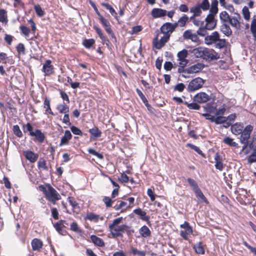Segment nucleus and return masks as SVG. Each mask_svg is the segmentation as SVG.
Segmentation results:
<instances>
[{
    "mask_svg": "<svg viewBox=\"0 0 256 256\" xmlns=\"http://www.w3.org/2000/svg\"><path fill=\"white\" fill-rule=\"evenodd\" d=\"M168 34L158 32L153 40L154 46L157 49L161 48L170 38Z\"/></svg>",
    "mask_w": 256,
    "mask_h": 256,
    "instance_id": "nucleus-1",
    "label": "nucleus"
},
{
    "mask_svg": "<svg viewBox=\"0 0 256 256\" xmlns=\"http://www.w3.org/2000/svg\"><path fill=\"white\" fill-rule=\"evenodd\" d=\"M204 83V80L199 77L192 80L189 83L187 90L190 92H192L200 88Z\"/></svg>",
    "mask_w": 256,
    "mask_h": 256,
    "instance_id": "nucleus-2",
    "label": "nucleus"
},
{
    "mask_svg": "<svg viewBox=\"0 0 256 256\" xmlns=\"http://www.w3.org/2000/svg\"><path fill=\"white\" fill-rule=\"evenodd\" d=\"M204 67L202 63L198 62L184 70V76L185 78L188 77V74H194L199 72Z\"/></svg>",
    "mask_w": 256,
    "mask_h": 256,
    "instance_id": "nucleus-3",
    "label": "nucleus"
},
{
    "mask_svg": "<svg viewBox=\"0 0 256 256\" xmlns=\"http://www.w3.org/2000/svg\"><path fill=\"white\" fill-rule=\"evenodd\" d=\"M109 229L114 238L122 236V233L126 230L128 226L125 224L120 226H109Z\"/></svg>",
    "mask_w": 256,
    "mask_h": 256,
    "instance_id": "nucleus-4",
    "label": "nucleus"
},
{
    "mask_svg": "<svg viewBox=\"0 0 256 256\" xmlns=\"http://www.w3.org/2000/svg\"><path fill=\"white\" fill-rule=\"evenodd\" d=\"M96 13L99 16V20L100 22H101L102 26L104 27L106 31L110 36L112 38L114 39V40H116V36L112 32V30L111 29L110 27V24L109 22L106 20L105 18H104L98 12L96 8Z\"/></svg>",
    "mask_w": 256,
    "mask_h": 256,
    "instance_id": "nucleus-5",
    "label": "nucleus"
},
{
    "mask_svg": "<svg viewBox=\"0 0 256 256\" xmlns=\"http://www.w3.org/2000/svg\"><path fill=\"white\" fill-rule=\"evenodd\" d=\"M216 14H213L209 12L208 14L205 18L206 28L209 30H211L215 28L216 26L217 20L214 18V16Z\"/></svg>",
    "mask_w": 256,
    "mask_h": 256,
    "instance_id": "nucleus-6",
    "label": "nucleus"
},
{
    "mask_svg": "<svg viewBox=\"0 0 256 256\" xmlns=\"http://www.w3.org/2000/svg\"><path fill=\"white\" fill-rule=\"evenodd\" d=\"M253 130V126L251 125H248L244 130H242L240 136V142L244 144H248V140L250 138V134Z\"/></svg>",
    "mask_w": 256,
    "mask_h": 256,
    "instance_id": "nucleus-7",
    "label": "nucleus"
},
{
    "mask_svg": "<svg viewBox=\"0 0 256 256\" xmlns=\"http://www.w3.org/2000/svg\"><path fill=\"white\" fill-rule=\"evenodd\" d=\"M188 56V52L186 50H182L178 53L177 56L179 61V65L182 68H184L188 64V60L186 59Z\"/></svg>",
    "mask_w": 256,
    "mask_h": 256,
    "instance_id": "nucleus-8",
    "label": "nucleus"
},
{
    "mask_svg": "<svg viewBox=\"0 0 256 256\" xmlns=\"http://www.w3.org/2000/svg\"><path fill=\"white\" fill-rule=\"evenodd\" d=\"M240 20L241 16L240 14L238 13H234V16H230L228 22L232 28L238 30L240 28Z\"/></svg>",
    "mask_w": 256,
    "mask_h": 256,
    "instance_id": "nucleus-9",
    "label": "nucleus"
},
{
    "mask_svg": "<svg viewBox=\"0 0 256 256\" xmlns=\"http://www.w3.org/2000/svg\"><path fill=\"white\" fill-rule=\"evenodd\" d=\"M220 56L217 52L212 49L205 48L203 59L207 60H218Z\"/></svg>",
    "mask_w": 256,
    "mask_h": 256,
    "instance_id": "nucleus-10",
    "label": "nucleus"
},
{
    "mask_svg": "<svg viewBox=\"0 0 256 256\" xmlns=\"http://www.w3.org/2000/svg\"><path fill=\"white\" fill-rule=\"evenodd\" d=\"M220 38V35L218 32H214L210 35L207 36L204 38V42L207 45H212L216 44V41Z\"/></svg>",
    "mask_w": 256,
    "mask_h": 256,
    "instance_id": "nucleus-11",
    "label": "nucleus"
},
{
    "mask_svg": "<svg viewBox=\"0 0 256 256\" xmlns=\"http://www.w3.org/2000/svg\"><path fill=\"white\" fill-rule=\"evenodd\" d=\"M176 28V24L166 22L160 28V32L162 34H168L170 36L174 29Z\"/></svg>",
    "mask_w": 256,
    "mask_h": 256,
    "instance_id": "nucleus-12",
    "label": "nucleus"
},
{
    "mask_svg": "<svg viewBox=\"0 0 256 256\" xmlns=\"http://www.w3.org/2000/svg\"><path fill=\"white\" fill-rule=\"evenodd\" d=\"M210 100V96L205 92H200L197 94L194 98V102L198 103H204Z\"/></svg>",
    "mask_w": 256,
    "mask_h": 256,
    "instance_id": "nucleus-13",
    "label": "nucleus"
},
{
    "mask_svg": "<svg viewBox=\"0 0 256 256\" xmlns=\"http://www.w3.org/2000/svg\"><path fill=\"white\" fill-rule=\"evenodd\" d=\"M23 154L26 159L32 163L35 162L38 158V155L30 150L24 151Z\"/></svg>",
    "mask_w": 256,
    "mask_h": 256,
    "instance_id": "nucleus-14",
    "label": "nucleus"
},
{
    "mask_svg": "<svg viewBox=\"0 0 256 256\" xmlns=\"http://www.w3.org/2000/svg\"><path fill=\"white\" fill-rule=\"evenodd\" d=\"M45 75L49 76L54 72V66L51 64V60H47L42 66Z\"/></svg>",
    "mask_w": 256,
    "mask_h": 256,
    "instance_id": "nucleus-15",
    "label": "nucleus"
},
{
    "mask_svg": "<svg viewBox=\"0 0 256 256\" xmlns=\"http://www.w3.org/2000/svg\"><path fill=\"white\" fill-rule=\"evenodd\" d=\"M46 198L55 204L56 200L61 198L60 195L58 193H44Z\"/></svg>",
    "mask_w": 256,
    "mask_h": 256,
    "instance_id": "nucleus-16",
    "label": "nucleus"
},
{
    "mask_svg": "<svg viewBox=\"0 0 256 256\" xmlns=\"http://www.w3.org/2000/svg\"><path fill=\"white\" fill-rule=\"evenodd\" d=\"M167 11L165 10L154 8L152 10V16L154 18H160L164 16L166 14Z\"/></svg>",
    "mask_w": 256,
    "mask_h": 256,
    "instance_id": "nucleus-17",
    "label": "nucleus"
},
{
    "mask_svg": "<svg viewBox=\"0 0 256 256\" xmlns=\"http://www.w3.org/2000/svg\"><path fill=\"white\" fill-rule=\"evenodd\" d=\"M183 37L184 39L190 40L194 42H197L198 40L197 35L193 34L190 30L185 31L183 34Z\"/></svg>",
    "mask_w": 256,
    "mask_h": 256,
    "instance_id": "nucleus-18",
    "label": "nucleus"
},
{
    "mask_svg": "<svg viewBox=\"0 0 256 256\" xmlns=\"http://www.w3.org/2000/svg\"><path fill=\"white\" fill-rule=\"evenodd\" d=\"M31 136H34V140L38 141L40 142H43L45 139L44 134L38 129L36 130L34 133L31 134Z\"/></svg>",
    "mask_w": 256,
    "mask_h": 256,
    "instance_id": "nucleus-19",
    "label": "nucleus"
},
{
    "mask_svg": "<svg viewBox=\"0 0 256 256\" xmlns=\"http://www.w3.org/2000/svg\"><path fill=\"white\" fill-rule=\"evenodd\" d=\"M32 248L34 250L40 251L43 246L42 242L38 238H34L31 242Z\"/></svg>",
    "mask_w": 256,
    "mask_h": 256,
    "instance_id": "nucleus-20",
    "label": "nucleus"
},
{
    "mask_svg": "<svg viewBox=\"0 0 256 256\" xmlns=\"http://www.w3.org/2000/svg\"><path fill=\"white\" fill-rule=\"evenodd\" d=\"M214 160L216 163V168L220 170H222L224 168L222 162V157L218 153H216L214 156Z\"/></svg>",
    "mask_w": 256,
    "mask_h": 256,
    "instance_id": "nucleus-21",
    "label": "nucleus"
},
{
    "mask_svg": "<svg viewBox=\"0 0 256 256\" xmlns=\"http://www.w3.org/2000/svg\"><path fill=\"white\" fill-rule=\"evenodd\" d=\"M244 126L242 124L240 123H236L234 124L232 126L231 131L232 134L238 135L240 134L243 130Z\"/></svg>",
    "mask_w": 256,
    "mask_h": 256,
    "instance_id": "nucleus-22",
    "label": "nucleus"
},
{
    "mask_svg": "<svg viewBox=\"0 0 256 256\" xmlns=\"http://www.w3.org/2000/svg\"><path fill=\"white\" fill-rule=\"evenodd\" d=\"M72 135L68 130H66L64 132V136L62 138L60 146H62L64 144H68V141L71 139Z\"/></svg>",
    "mask_w": 256,
    "mask_h": 256,
    "instance_id": "nucleus-23",
    "label": "nucleus"
},
{
    "mask_svg": "<svg viewBox=\"0 0 256 256\" xmlns=\"http://www.w3.org/2000/svg\"><path fill=\"white\" fill-rule=\"evenodd\" d=\"M132 207V206H130V204H128V202H121L120 204L114 206V208L116 210H121V212H124L126 211L127 208H130Z\"/></svg>",
    "mask_w": 256,
    "mask_h": 256,
    "instance_id": "nucleus-24",
    "label": "nucleus"
},
{
    "mask_svg": "<svg viewBox=\"0 0 256 256\" xmlns=\"http://www.w3.org/2000/svg\"><path fill=\"white\" fill-rule=\"evenodd\" d=\"M206 48L199 47L194 48L192 50V53L197 58H202L204 57V54Z\"/></svg>",
    "mask_w": 256,
    "mask_h": 256,
    "instance_id": "nucleus-25",
    "label": "nucleus"
},
{
    "mask_svg": "<svg viewBox=\"0 0 256 256\" xmlns=\"http://www.w3.org/2000/svg\"><path fill=\"white\" fill-rule=\"evenodd\" d=\"M220 31L226 36H229L232 34V30L230 26L226 24H223L220 28Z\"/></svg>",
    "mask_w": 256,
    "mask_h": 256,
    "instance_id": "nucleus-26",
    "label": "nucleus"
},
{
    "mask_svg": "<svg viewBox=\"0 0 256 256\" xmlns=\"http://www.w3.org/2000/svg\"><path fill=\"white\" fill-rule=\"evenodd\" d=\"M202 8L196 5L190 8V12L193 13V16L190 18L192 19L193 18L200 16L202 14Z\"/></svg>",
    "mask_w": 256,
    "mask_h": 256,
    "instance_id": "nucleus-27",
    "label": "nucleus"
},
{
    "mask_svg": "<svg viewBox=\"0 0 256 256\" xmlns=\"http://www.w3.org/2000/svg\"><path fill=\"white\" fill-rule=\"evenodd\" d=\"M140 234L142 237L147 238L150 236L151 232L147 226H144L140 229Z\"/></svg>",
    "mask_w": 256,
    "mask_h": 256,
    "instance_id": "nucleus-28",
    "label": "nucleus"
},
{
    "mask_svg": "<svg viewBox=\"0 0 256 256\" xmlns=\"http://www.w3.org/2000/svg\"><path fill=\"white\" fill-rule=\"evenodd\" d=\"M90 239L92 242L98 246H104V242L102 238H98L94 235H92L90 236Z\"/></svg>",
    "mask_w": 256,
    "mask_h": 256,
    "instance_id": "nucleus-29",
    "label": "nucleus"
},
{
    "mask_svg": "<svg viewBox=\"0 0 256 256\" xmlns=\"http://www.w3.org/2000/svg\"><path fill=\"white\" fill-rule=\"evenodd\" d=\"M94 28L95 30L96 33L99 36H100V38L102 40V42L106 44H108L109 42V41L107 39V38L106 37V36H104L102 30L96 26H94Z\"/></svg>",
    "mask_w": 256,
    "mask_h": 256,
    "instance_id": "nucleus-30",
    "label": "nucleus"
},
{
    "mask_svg": "<svg viewBox=\"0 0 256 256\" xmlns=\"http://www.w3.org/2000/svg\"><path fill=\"white\" fill-rule=\"evenodd\" d=\"M118 193H112V198L108 196H104L102 200L107 208L112 206L113 202L112 198H114L118 196Z\"/></svg>",
    "mask_w": 256,
    "mask_h": 256,
    "instance_id": "nucleus-31",
    "label": "nucleus"
},
{
    "mask_svg": "<svg viewBox=\"0 0 256 256\" xmlns=\"http://www.w3.org/2000/svg\"><path fill=\"white\" fill-rule=\"evenodd\" d=\"M193 248L196 252L198 254H204V249L203 247L202 244L201 242L194 245Z\"/></svg>",
    "mask_w": 256,
    "mask_h": 256,
    "instance_id": "nucleus-32",
    "label": "nucleus"
},
{
    "mask_svg": "<svg viewBox=\"0 0 256 256\" xmlns=\"http://www.w3.org/2000/svg\"><path fill=\"white\" fill-rule=\"evenodd\" d=\"M65 222L64 220H61L54 224V227L56 230L60 234H63V228L64 226V224Z\"/></svg>",
    "mask_w": 256,
    "mask_h": 256,
    "instance_id": "nucleus-33",
    "label": "nucleus"
},
{
    "mask_svg": "<svg viewBox=\"0 0 256 256\" xmlns=\"http://www.w3.org/2000/svg\"><path fill=\"white\" fill-rule=\"evenodd\" d=\"M188 16L184 14L179 18L177 22H175L174 24H176V27L178 26L182 27L186 25V22L188 21Z\"/></svg>",
    "mask_w": 256,
    "mask_h": 256,
    "instance_id": "nucleus-34",
    "label": "nucleus"
},
{
    "mask_svg": "<svg viewBox=\"0 0 256 256\" xmlns=\"http://www.w3.org/2000/svg\"><path fill=\"white\" fill-rule=\"evenodd\" d=\"M86 218L90 220L94 221L95 222H97L99 219H100L101 220H102L104 219L102 217L100 218L98 215L94 214L92 212L87 214Z\"/></svg>",
    "mask_w": 256,
    "mask_h": 256,
    "instance_id": "nucleus-35",
    "label": "nucleus"
},
{
    "mask_svg": "<svg viewBox=\"0 0 256 256\" xmlns=\"http://www.w3.org/2000/svg\"><path fill=\"white\" fill-rule=\"evenodd\" d=\"M209 109L210 110H208V112H209L210 113L214 114L216 116L222 115L224 114L226 110L224 108L216 110V108L212 107L210 108Z\"/></svg>",
    "mask_w": 256,
    "mask_h": 256,
    "instance_id": "nucleus-36",
    "label": "nucleus"
},
{
    "mask_svg": "<svg viewBox=\"0 0 256 256\" xmlns=\"http://www.w3.org/2000/svg\"><path fill=\"white\" fill-rule=\"evenodd\" d=\"M218 1L217 0H212L209 12L213 14H216L218 12Z\"/></svg>",
    "mask_w": 256,
    "mask_h": 256,
    "instance_id": "nucleus-37",
    "label": "nucleus"
},
{
    "mask_svg": "<svg viewBox=\"0 0 256 256\" xmlns=\"http://www.w3.org/2000/svg\"><path fill=\"white\" fill-rule=\"evenodd\" d=\"M230 16L226 11L222 12L220 14V20L222 22H224V24H225V22H228V20H230Z\"/></svg>",
    "mask_w": 256,
    "mask_h": 256,
    "instance_id": "nucleus-38",
    "label": "nucleus"
},
{
    "mask_svg": "<svg viewBox=\"0 0 256 256\" xmlns=\"http://www.w3.org/2000/svg\"><path fill=\"white\" fill-rule=\"evenodd\" d=\"M134 212L136 214L140 216L141 218L143 220H146L148 219V216H146V212L144 211H142L140 208L134 210Z\"/></svg>",
    "mask_w": 256,
    "mask_h": 256,
    "instance_id": "nucleus-39",
    "label": "nucleus"
},
{
    "mask_svg": "<svg viewBox=\"0 0 256 256\" xmlns=\"http://www.w3.org/2000/svg\"><path fill=\"white\" fill-rule=\"evenodd\" d=\"M56 108L58 110V112L61 114L64 113L65 114L68 113L69 112L68 106L64 104H58Z\"/></svg>",
    "mask_w": 256,
    "mask_h": 256,
    "instance_id": "nucleus-40",
    "label": "nucleus"
},
{
    "mask_svg": "<svg viewBox=\"0 0 256 256\" xmlns=\"http://www.w3.org/2000/svg\"><path fill=\"white\" fill-rule=\"evenodd\" d=\"M7 12L4 9L0 10V22L2 23L8 22Z\"/></svg>",
    "mask_w": 256,
    "mask_h": 256,
    "instance_id": "nucleus-41",
    "label": "nucleus"
},
{
    "mask_svg": "<svg viewBox=\"0 0 256 256\" xmlns=\"http://www.w3.org/2000/svg\"><path fill=\"white\" fill-rule=\"evenodd\" d=\"M184 104L187 106L188 109L192 110H198L200 106L196 102L188 103L187 102H184Z\"/></svg>",
    "mask_w": 256,
    "mask_h": 256,
    "instance_id": "nucleus-42",
    "label": "nucleus"
},
{
    "mask_svg": "<svg viewBox=\"0 0 256 256\" xmlns=\"http://www.w3.org/2000/svg\"><path fill=\"white\" fill-rule=\"evenodd\" d=\"M89 132L96 138H98L101 136L102 132L101 131L97 128L94 127L92 128L89 130Z\"/></svg>",
    "mask_w": 256,
    "mask_h": 256,
    "instance_id": "nucleus-43",
    "label": "nucleus"
},
{
    "mask_svg": "<svg viewBox=\"0 0 256 256\" xmlns=\"http://www.w3.org/2000/svg\"><path fill=\"white\" fill-rule=\"evenodd\" d=\"M102 6H104L106 9L109 10L110 14L115 18L117 16V13L112 7L108 3H102Z\"/></svg>",
    "mask_w": 256,
    "mask_h": 256,
    "instance_id": "nucleus-44",
    "label": "nucleus"
},
{
    "mask_svg": "<svg viewBox=\"0 0 256 256\" xmlns=\"http://www.w3.org/2000/svg\"><path fill=\"white\" fill-rule=\"evenodd\" d=\"M198 4L204 11H206L210 9V5L208 0H203L200 4Z\"/></svg>",
    "mask_w": 256,
    "mask_h": 256,
    "instance_id": "nucleus-45",
    "label": "nucleus"
},
{
    "mask_svg": "<svg viewBox=\"0 0 256 256\" xmlns=\"http://www.w3.org/2000/svg\"><path fill=\"white\" fill-rule=\"evenodd\" d=\"M242 13L244 16V18L246 20H249L250 19V12L248 8L246 6H244L242 10Z\"/></svg>",
    "mask_w": 256,
    "mask_h": 256,
    "instance_id": "nucleus-46",
    "label": "nucleus"
},
{
    "mask_svg": "<svg viewBox=\"0 0 256 256\" xmlns=\"http://www.w3.org/2000/svg\"><path fill=\"white\" fill-rule=\"evenodd\" d=\"M226 43L225 39H220V38L216 43V47L218 48H222L226 46Z\"/></svg>",
    "mask_w": 256,
    "mask_h": 256,
    "instance_id": "nucleus-47",
    "label": "nucleus"
},
{
    "mask_svg": "<svg viewBox=\"0 0 256 256\" xmlns=\"http://www.w3.org/2000/svg\"><path fill=\"white\" fill-rule=\"evenodd\" d=\"M44 107L46 108V112L50 114H54L50 107V101L47 98H46L44 101Z\"/></svg>",
    "mask_w": 256,
    "mask_h": 256,
    "instance_id": "nucleus-48",
    "label": "nucleus"
},
{
    "mask_svg": "<svg viewBox=\"0 0 256 256\" xmlns=\"http://www.w3.org/2000/svg\"><path fill=\"white\" fill-rule=\"evenodd\" d=\"M13 132L14 134L18 137L21 138L22 136V133L20 130V128L18 125H14L12 128Z\"/></svg>",
    "mask_w": 256,
    "mask_h": 256,
    "instance_id": "nucleus-49",
    "label": "nucleus"
},
{
    "mask_svg": "<svg viewBox=\"0 0 256 256\" xmlns=\"http://www.w3.org/2000/svg\"><path fill=\"white\" fill-rule=\"evenodd\" d=\"M188 182L190 185L192 187V190L194 192H198V188L196 182L192 178H188Z\"/></svg>",
    "mask_w": 256,
    "mask_h": 256,
    "instance_id": "nucleus-50",
    "label": "nucleus"
},
{
    "mask_svg": "<svg viewBox=\"0 0 256 256\" xmlns=\"http://www.w3.org/2000/svg\"><path fill=\"white\" fill-rule=\"evenodd\" d=\"M181 228H184L187 232L192 233V228L187 222H184L183 224L180 226Z\"/></svg>",
    "mask_w": 256,
    "mask_h": 256,
    "instance_id": "nucleus-51",
    "label": "nucleus"
},
{
    "mask_svg": "<svg viewBox=\"0 0 256 256\" xmlns=\"http://www.w3.org/2000/svg\"><path fill=\"white\" fill-rule=\"evenodd\" d=\"M207 30H208L206 28V26H200L198 30L197 34L199 36H204L207 34Z\"/></svg>",
    "mask_w": 256,
    "mask_h": 256,
    "instance_id": "nucleus-52",
    "label": "nucleus"
},
{
    "mask_svg": "<svg viewBox=\"0 0 256 256\" xmlns=\"http://www.w3.org/2000/svg\"><path fill=\"white\" fill-rule=\"evenodd\" d=\"M94 43V39L85 40L83 41L84 46L86 48H90Z\"/></svg>",
    "mask_w": 256,
    "mask_h": 256,
    "instance_id": "nucleus-53",
    "label": "nucleus"
},
{
    "mask_svg": "<svg viewBox=\"0 0 256 256\" xmlns=\"http://www.w3.org/2000/svg\"><path fill=\"white\" fill-rule=\"evenodd\" d=\"M20 29L22 33L26 37H28L30 34V29L25 26H20Z\"/></svg>",
    "mask_w": 256,
    "mask_h": 256,
    "instance_id": "nucleus-54",
    "label": "nucleus"
},
{
    "mask_svg": "<svg viewBox=\"0 0 256 256\" xmlns=\"http://www.w3.org/2000/svg\"><path fill=\"white\" fill-rule=\"evenodd\" d=\"M250 30L252 32L254 36H256V16H254L252 23H251V26H250Z\"/></svg>",
    "mask_w": 256,
    "mask_h": 256,
    "instance_id": "nucleus-55",
    "label": "nucleus"
},
{
    "mask_svg": "<svg viewBox=\"0 0 256 256\" xmlns=\"http://www.w3.org/2000/svg\"><path fill=\"white\" fill-rule=\"evenodd\" d=\"M70 229L72 231L79 233L81 232V230L79 228L76 222H73L70 224Z\"/></svg>",
    "mask_w": 256,
    "mask_h": 256,
    "instance_id": "nucleus-56",
    "label": "nucleus"
},
{
    "mask_svg": "<svg viewBox=\"0 0 256 256\" xmlns=\"http://www.w3.org/2000/svg\"><path fill=\"white\" fill-rule=\"evenodd\" d=\"M24 130L25 132L26 131L29 132L30 135L31 136V134L34 133V132L33 131V128L30 124L28 123L26 124L23 126Z\"/></svg>",
    "mask_w": 256,
    "mask_h": 256,
    "instance_id": "nucleus-57",
    "label": "nucleus"
},
{
    "mask_svg": "<svg viewBox=\"0 0 256 256\" xmlns=\"http://www.w3.org/2000/svg\"><path fill=\"white\" fill-rule=\"evenodd\" d=\"M34 10H36V14L38 16H42L44 15V11L42 10V8L40 5H36L34 6Z\"/></svg>",
    "mask_w": 256,
    "mask_h": 256,
    "instance_id": "nucleus-58",
    "label": "nucleus"
},
{
    "mask_svg": "<svg viewBox=\"0 0 256 256\" xmlns=\"http://www.w3.org/2000/svg\"><path fill=\"white\" fill-rule=\"evenodd\" d=\"M196 196L200 202L208 203V200L204 195L203 193H196Z\"/></svg>",
    "mask_w": 256,
    "mask_h": 256,
    "instance_id": "nucleus-59",
    "label": "nucleus"
},
{
    "mask_svg": "<svg viewBox=\"0 0 256 256\" xmlns=\"http://www.w3.org/2000/svg\"><path fill=\"white\" fill-rule=\"evenodd\" d=\"M186 146L190 148L192 150H194V151H196V152H198V154L202 155V151L197 146L194 145L192 144H187Z\"/></svg>",
    "mask_w": 256,
    "mask_h": 256,
    "instance_id": "nucleus-60",
    "label": "nucleus"
},
{
    "mask_svg": "<svg viewBox=\"0 0 256 256\" xmlns=\"http://www.w3.org/2000/svg\"><path fill=\"white\" fill-rule=\"evenodd\" d=\"M16 50L19 54H25V47L24 44H19L16 46Z\"/></svg>",
    "mask_w": 256,
    "mask_h": 256,
    "instance_id": "nucleus-61",
    "label": "nucleus"
},
{
    "mask_svg": "<svg viewBox=\"0 0 256 256\" xmlns=\"http://www.w3.org/2000/svg\"><path fill=\"white\" fill-rule=\"evenodd\" d=\"M226 117L218 116L216 118H215L214 122L216 124H223L224 122H226Z\"/></svg>",
    "mask_w": 256,
    "mask_h": 256,
    "instance_id": "nucleus-62",
    "label": "nucleus"
},
{
    "mask_svg": "<svg viewBox=\"0 0 256 256\" xmlns=\"http://www.w3.org/2000/svg\"><path fill=\"white\" fill-rule=\"evenodd\" d=\"M224 141L226 144L230 146H236L237 145V144L233 141V139L228 137L225 138Z\"/></svg>",
    "mask_w": 256,
    "mask_h": 256,
    "instance_id": "nucleus-63",
    "label": "nucleus"
},
{
    "mask_svg": "<svg viewBox=\"0 0 256 256\" xmlns=\"http://www.w3.org/2000/svg\"><path fill=\"white\" fill-rule=\"evenodd\" d=\"M248 161L249 164L256 162V152H252L248 158Z\"/></svg>",
    "mask_w": 256,
    "mask_h": 256,
    "instance_id": "nucleus-64",
    "label": "nucleus"
}]
</instances>
